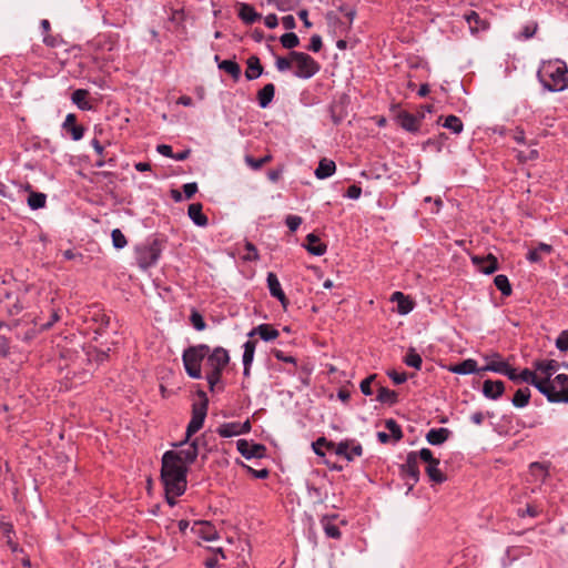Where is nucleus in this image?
I'll return each mask as SVG.
<instances>
[{"label":"nucleus","instance_id":"obj_1","mask_svg":"<svg viewBox=\"0 0 568 568\" xmlns=\"http://www.w3.org/2000/svg\"><path fill=\"white\" fill-rule=\"evenodd\" d=\"M183 365L187 375L194 379H201L202 362L205 361L206 381L211 392L221 383L224 368L230 363L229 352L217 346L213 349L206 344L187 347L182 355Z\"/></svg>","mask_w":568,"mask_h":568},{"label":"nucleus","instance_id":"obj_2","mask_svg":"<svg viewBox=\"0 0 568 568\" xmlns=\"http://www.w3.org/2000/svg\"><path fill=\"white\" fill-rule=\"evenodd\" d=\"M173 455L162 456L161 480L164 490L169 496H181L186 489L187 467L185 465H176L170 459Z\"/></svg>","mask_w":568,"mask_h":568},{"label":"nucleus","instance_id":"obj_3","mask_svg":"<svg viewBox=\"0 0 568 568\" xmlns=\"http://www.w3.org/2000/svg\"><path fill=\"white\" fill-rule=\"evenodd\" d=\"M537 77L548 91L558 92L568 88V68L562 61L544 62L537 72Z\"/></svg>","mask_w":568,"mask_h":568},{"label":"nucleus","instance_id":"obj_4","mask_svg":"<svg viewBox=\"0 0 568 568\" xmlns=\"http://www.w3.org/2000/svg\"><path fill=\"white\" fill-rule=\"evenodd\" d=\"M197 396L201 398V402L194 403L192 406V418L186 427L183 443H187L191 437L203 427L207 414L209 399L205 392L199 390Z\"/></svg>","mask_w":568,"mask_h":568},{"label":"nucleus","instance_id":"obj_5","mask_svg":"<svg viewBox=\"0 0 568 568\" xmlns=\"http://www.w3.org/2000/svg\"><path fill=\"white\" fill-rule=\"evenodd\" d=\"M290 57L296 65L294 74L297 78L310 79L321 69L320 63L305 52L292 51Z\"/></svg>","mask_w":568,"mask_h":568},{"label":"nucleus","instance_id":"obj_6","mask_svg":"<svg viewBox=\"0 0 568 568\" xmlns=\"http://www.w3.org/2000/svg\"><path fill=\"white\" fill-rule=\"evenodd\" d=\"M200 440L201 438H194L193 440H189L187 443H183V440L179 444V446L186 445L185 448H181L180 450H168L163 455H173V458L170 459L172 463L176 465H187L193 464L200 452Z\"/></svg>","mask_w":568,"mask_h":568},{"label":"nucleus","instance_id":"obj_7","mask_svg":"<svg viewBox=\"0 0 568 568\" xmlns=\"http://www.w3.org/2000/svg\"><path fill=\"white\" fill-rule=\"evenodd\" d=\"M161 250L154 241L150 245H144L136 248V261L141 268L146 270L154 265L160 257Z\"/></svg>","mask_w":568,"mask_h":568},{"label":"nucleus","instance_id":"obj_8","mask_svg":"<svg viewBox=\"0 0 568 568\" xmlns=\"http://www.w3.org/2000/svg\"><path fill=\"white\" fill-rule=\"evenodd\" d=\"M400 471L407 480H410V483H407L408 489L410 490L419 480V468L416 452L408 453L406 462L400 466Z\"/></svg>","mask_w":568,"mask_h":568},{"label":"nucleus","instance_id":"obj_9","mask_svg":"<svg viewBox=\"0 0 568 568\" xmlns=\"http://www.w3.org/2000/svg\"><path fill=\"white\" fill-rule=\"evenodd\" d=\"M336 455L344 457L348 462H353L355 457L363 455V447L354 439H346L337 444Z\"/></svg>","mask_w":568,"mask_h":568},{"label":"nucleus","instance_id":"obj_10","mask_svg":"<svg viewBox=\"0 0 568 568\" xmlns=\"http://www.w3.org/2000/svg\"><path fill=\"white\" fill-rule=\"evenodd\" d=\"M237 450L241 455L247 459L250 458H261L265 455L266 448L261 444H252L246 439H239L236 442Z\"/></svg>","mask_w":568,"mask_h":568},{"label":"nucleus","instance_id":"obj_11","mask_svg":"<svg viewBox=\"0 0 568 568\" xmlns=\"http://www.w3.org/2000/svg\"><path fill=\"white\" fill-rule=\"evenodd\" d=\"M267 287L270 290V294L278 300L283 307H286L288 304V300L282 290L281 283L275 273L270 272L266 277Z\"/></svg>","mask_w":568,"mask_h":568},{"label":"nucleus","instance_id":"obj_12","mask_svg":"<svg viewBox=\"0 0 568 568\" xmlns=\"http://www.w3.org/2000/svg\"><path fill=\"white\" fill-rule=\"evenodd\" d=\"M471 261L485 274H491L498 270V261L493 254L486 256L474 255Z\"/></svg>","mask_w":568,"mask_h":568},{"label":"nucleus","instance_id":"obj_13","mask_svg":"<svg viewBox=\"0 0 568 568\" xmlns=\"http://www.w3.org/2000/svg\"><path fill=\"white\" fill-rule=\"evenodd\" d=\"M62 129L69 132L74 141H79L83 138L84 128L77 124V116L73 113H69L62 123Z\"/></svg>","mask_w":568,"mask_h":568},{"label":"nucleus","instance_id":"obj_14","mask_svg":"<svg viewBox=\"0 0 568 568\" xmlns=\"http://www.w3.org/2000/svg\"><path fill=\"white\" fill-rule=\"evenodd\" d=\"M505 392L501 381L486 379L483 384V394L489 399H498Z\"/></svg>","mask_w":568,"mask_h":568},{"label":"nucleus","instance_id":"obj_15","mask_svg":"<svg viewBox=\"0 0 568 568\" xmlns=\"http://www.w3.org/2000/svg\"><path fill=\"white\" fill-rule=\"evenodd\" d=\"M397 122L406 131L416 132L419 128L420 119L407 111H400L397 114Z\"/></svg>","mask_w":568,"mask_h":568},{"label":"nucleus","instance_id":"obj_16","mask_svg":"<svg viewBox=\"0 0 568 568\" xmlns=\"http://www.w3.org/2000/svg\"><path fill=\"white\" fill-rule=\"evenodd\" d=\"M484 358L487 361V365L483 368H480V372H495L498 374H501L503 369L506 365H508L507 362L501 359V356L498 353H491L484 355Z\"/></svg>","mask_w":568,"mask_h":568},{"label":"nucleus","instance_id":"obj_17","mask_svg":"<svg viewBox=\"0 0 568 568\" xmlns=\"http://www.w3.org/2000/svg\"><path fill=\"white\" fill-rule=\"evenodd\" d=\"M192 531L207 541L215 540L217 538L215 528L206 521L194 523Z\"/></svg>","mask_w":568,"mask_h":568},{"label":"nucleus","instance_id":"obj_18","mask_svg":"<svg viewBox=\"0 0 568 568\" xmlns=\"http://www.w3.org/2000/svg\"><path fill=\"white\" fill-rule=\"evenodd\" d=\"M258 335L262 339L268 342L278 337L280 333L270 324H261L254 327L248 334V337Z\"/></svg>","mask_w":568,"mask_h":568},{"label":"nucleus","instance_id":"obj_19","mask_svg":"<svg viewBox=\"0 0 568 568\" xmlns=\"http://www.w3.org/2000/svg\"><path fill=\"white\" fill-rule=\"evenodd\" d=\"M449 372L452 373H455V374H462V375H467V374H473V373H479L480 369L477 367V362L473 358H468V359H465L460 363H457V364H454V365H450L448 367Z\"/></svg>","mask_w":568,"mask_h":568},{"label":"nucleus","instance_id":"obj_20","mask_svg":"<svg viewBox=\"0 0 568 568\" xmlns=\"http://www.w3.org/2000/svg\"><path fill=\"white\" fill-rule=\"evenodd\" d=\"M536 372H539L542 377L550 379L552 374L558 371L559 363L555 359L549 361H536L534 363Z\"/></svg>","mask_w":568,"mask_h":568},{"label":"nucleus","instance_id":"obj_21","mask_svg":"<svg viewBox=\"0 0 568 568\" xmlns=\"http://www.w3.org/2000/svg\"><path fill=\"white\" fill-rule=\"evenodd\" d=\"M450 435V430L448 428H432L426 434V440L430 445H442L445 443Z\"/></svg>","mask_w":568,"mask_h":568},{"label":"nucleus","instance_id":"obj_22","mask_svg":"<svg viewBox=\"0 0 568 568\" xmlns=\"http://www.w3.org/2000/svg\"><path fill=\"white\" fill-rule=\"evenodd\" d=\"M247 69L245 71V77L247 80H255L263 73V67L261 64L260 58L256 55H251L247 61Z\"/></svg>","mask_w":568,"mask_h":568},{"label":"nucleus","instance_id":"obj_23","mask_svg":"<svg viewBox=\"0 0 568 568\" xmlns=\"http://www.w3.org/2000/svg\"><path fill=\"white\" fill-rule=\"evenodd\" d=\"M275 94V85L273 83L265 84L257 92V102L258 105L263 109L267 108L270 103L273 101Z\"/></svg>","mask_w":568,"mask_h":568},{"label":"nucleus","instance_id":"obj_24","mask_svg":"<svg viewBox=\"0 0 568 568\" xmlns=\"http://www.w3.org/2000/svg\"><path fill=\"white\" fill-rule=\"evenodd\" d=\"M187 214L190 219L199 226H205L207 225V217L202 212V204L201 203H192L189 205Z\"/></svg>","mask_w":568,"mask_h":568},{"label":"nucleus","instance_id":"obj_25","mask_svg":"<svg viewBox=\"0 0 568 568\" xmlns=\"http://www.w3.org/2000/svg\"><path fill=\"white\" fill-rule=\"evenodd\" d=\"M336 164L334 161L328 159H322L315 170V176L320 180L329 178L335 173Z\"/></svg>","mask_w":568,"mask_h":568},{"label":"nucleus","instance_id":"obj_26","mask_svg":"<svg viewBox=\"0 0 568 568\" xmlns=\"http://www.w3.org/2000/svg\"><path fill=\"white\" fill-rule=\"evenodd\" d=\"M306 242L307 243L305 247L308 251V253L316 256H321L326 252V245L321 243L320 239L315 234H308L306 236Z\"/></svg>","mask_w":568,"mask_h":568},{"label":"nucleus","instance_id":"obj_27","mask_svg":"<svg viewBox=\"0 0 568 568\" xmlns=\"http://www.w3.org/2000/svg\"><path fill=\"white\" fill-rule=\"evenodd\" d=\"M239 16L245 23L248 24H252L261 19V14H258L254 8L247 3H240Z\"/></svg>","mask_w":568,"mask_h":568},{"label":"nucleus","instance_id":"obj_28","mask_svg":"<svg viewBox=\"0 0 568 568\" xmlns=\"http://www.w3.org/2000/svg\"><path fill=\"white\" fill-rule=\"evenodd\" d=\"M392 301L397 303V308L400 314H408L414 307L413 301L405 296L402 292H394L392 295Z\"/></svg>","mask_w":568,"mask_h":568},{"label":"nucleus","instance_id":"obj_29","mask_svg":"<svg viewBox=\"0 0 568 568\" xmlns=\"http://www.w3.org/2000/svg\"><path fill=\"white\" fill-rule=\"evenodd\" d=\"M552 251V247L548 244L540 243L535 248H531L528 254L527 258L532 263H538L542 261L545 255H549Z\"/></svg>","mask_w":568,"mask_h":568},{"label":"nucleus","instance_id":"obj_30","mask_svg":"<svg viewBox=\"0 0 568 568\" xmlns=\"http://www.w3.org/2000/svg\"><path fill=\"white\" fill-rule=\"evenodd\" d=\"M438 465L439 459L426 466V474L428 475L429 479L435 484H442L446 480V476L438 468Z\"/></svg>","mask_w":568,"mask_h":568},{"label":"nucleus","instance_id":"obj_31","mask_svg":"<svg viewBox=\"0 0 568 568\" xmlns=\"http://www.w3.org/2000/svg\"><path fill=\"white\" fill-rule=\"evenodd\" d=\"M89 91L84 89H77L72 93V102L77 104L81 110H91L92 105L87 101Z\"/></svg>","mask_w":568,"mask_h":568},{"label":"nucleus","instance_id":"obj_32","mask_svg":"<svg viewBox=\"0 0 568 568\" xmlns=\"http://www.w3.org/2000/svg\"><path fill=\"white\" fill-rule=\"evenodd\" d=\"M337 516L334 515L332 517L325 516L322 518L321 523L324 528L325 534L334 539H338L341 537L339 528L332 523V519L336 518Z\"/></svg>","mask_w":568,"mask_h":568},{"label":"nucleus","instance_id":"obj_33","mask_svg":"<svg viewBox=\"0 0 568 568\" xmlns=\"http://www.w3.org/2000/svg\"><path fill=\"white\" fill-rule=\"evenodd\" d=\"M530 399V390L528 387L519 388L513 399L511 403L515 407L523 408L529 404Z\"/></svg>","mask_w":568,"mask_h":568},{"label":"nucleus","instance_id":"obj_34","mask_svg":"<svg viewBox=\"0 0 568 568\" xmlns=\"http://www.w3.org/2000/svg\"><path fill=\"white\" fill-rule=\"evenodd\" d=\"M219 69L229 73L235 81L241 75V67L233 60H223L219 62Z\"/></svg>","mask_w":568,"mask_h":568},{"label":"nucleus","instance_id":"obj_35","mask_svg":"<svg viewBox=\"0 0 568 568\" xmlns=\"http://www.w3.org/2000/svg\"><path fill=\"white\" fill-rule=\"evenodd\" d=\"M216 432L221 437H233L241 435L240 423L222 424Z\"/></svg>","mask_w":568,"mask_h":568},{"label":"nucleus","instance_id":"obj_36","mask_svg":"<svg viewBox=\"0 0 568 568\" xmlns=\"http://www.w3.org/2000/svg\"><path fill=\"white\" fill-rule=\"evenodd\" d=\"M403 361L407 366L414 367L415 369L422 368L423 359L420 355L416 352V349L413 347L408 348Z\"/></svg>","mask_w":568,"mask_h":568},{"label":"nucleus","instance_id":"obj_37","mask_svg":"<svg viewBox=\"0 0 568 568\" xmlns=\"http://www.w3.org/2000/svg\"><path fill=\"white\" fill-rule=\"evenodd\" d=\"M256 341L255 339H248L247 342L244 343L243 347H244V353H243V365L244 366H251L252 365V362H253V358H254V353H255V348H256Z\"/></svg>","mask_w":568,"mask_h":568},{"label":"nucleus","instance_id":"obj_38","mask_svg":"<svg viewBox=\"0 0 568 568\" xmlns=\"http://www.w3.org/2000/svg\"><path fill=\"white\" fill-rule=\"evenodd\" d=\"M47 202V196L44 193L31 192L28 196V205L32 210H38L44 207Z\"/></svg>","mask_w":568,"mask_h":568},{"label":"nucleus","instance_id":"obj_39","mask_svg":"<svg viewBox=\"0 0 568 568\" xmlns=\"http://www.w3.org/2000/svg\"><path fill=\"white\" fill-rule=\"evenodd\" d=\"M377 400L381 403L393 405L397 402V394L386 387L378 388Z\"/></svg>","mask_w":568,"mask_h":568},{"label":"nucleus","instance_id":"obj_40","mask_svg":"<svg viewBox=\"0 0 568 568\" xmlns=\"http://www.w3.org/2000/svg\"><path fill=\"white\" fill-rule=\"evenodd\" d=\"M496 287L501 292L503 295L509 296L511 294V285L506 275L499 274L494 278Z\"/></svg>","mask_w":568,"mask_h":568},{"label":"nucleus","instance_id":"obj_41","mask_svg":"<svg viewBox=\"0 0 568 568\" xmlns=\"http://www.w3.org/2000/svg\"><path fill=\"white\" fill-rule=\"evenodd\" d=\"M547 399L551 403H560L564 402V393L561 390H556L555 385L550 382L547 385L546 390L542 393Z\"/></svg>","mask_w":568,"mask_h":568},{"label":"nucleus","instance_id":"obj_42","mask_svg":"<svg viewBox=\"0 0 568 568\" xmlns=\"http://www.w3.org/2000/svg\"><path fill=\"white\" fill-rule=\"evenodd\" d=\"M443 125L457 134L460 133L464 128L462 120L456 115H448Z\"/></svg>","mask_w":568,"mask_h":568},{"label":"nucleus","instance_id":"obj_43","mask_svg":"<svg viewBox=\"0 0 568 568\" xmlns=\"http://www.w3.org/2000/svg\"><path fill=\"white\" fill-rule=\"evenodd\" d=\"M385 427L390 432V436L394 438L395 442L402 439L403 432L395 419H386Z\"/></svg>","mask_w":568,"mask_h":568},{"label":"nucleus","instance_id":"obj_44","mask_svg":"<svg viewBox=\"0 0 568 568\" xmlns=\"http://www.w3.org/2000/svg\"><path fill=\"white\" fill-rule=\"evenodd\" d=\"M272 160L271 155H265L261 159H255L251 155L245 156V162L253 170H260L264 164L268 163Z\"/></svg>","mask_w":568,"mask_h":568},{"label":"nucleus","instance_id":"obj_45","mask_svg":"<svg viewBox=\"0 0 568 568\" xmlns=\"http://www.w3.org/2000/svg\"><path fill=\"white\" fill-rule=\"evenodd\" d=\"M280 40L282 45L286 49H293L300 43L298 37L293 32L283 34Z\"/></svg>","mask_w":568,"mask_h":568},{"label":"nucleus","instance_id":"obj_46","mask_svg":"<svg viewBox=\"0 0 568 568\" xmlns=\"http://www.w3.org/2000/svg\"><path fill=\"white\" fill-rule=\"evenodd\" d=\"M112 244L115 248H123L126 244V237L119 229H114L111 233Z\"/></svg>","mask_w":568,"mask_h":568},{"label":"nucleus","instance_id":"obj_47","mask_svg":"<svg viewBox=\"0 0 568 568\" xmlns=\"http://www.w3.org/2000/svg\"><path fill=\"white\" fill-rule=\"evenodd\" d=\"M190 321L197 331H203L206 327L203 316L197 312H192Z\"/></svg>","mask_w":568,"mask_h":568},{"label":"nucleus","instance_id":"obj_48","mask_svg":"<svg viewBox=\"0 0 568 568\" xmlns=\"http://www.w3.org/2000/svg\"><path fill=\"white\" fill-rule=\"evenodd\" d=\"M556 347L561 351H568V329L562 331L556 339Z\"/></svg>","mask_w":568,"mask_h":568},{"label":"nucleus","instance_id":"obj_49","mask_svg":"<svg viewBox=\"0 0 568 568\" xmlns=\"http://www.w3.org/2000/svg\"><path fill=\"white\" fill-rule=\"evenodd\" d=\"M420 458L423 462H425L427 465L435 463L438 458H435L432 450L428 448H422L417 453V459Z\"/></svg>","mask_w":568,"mask_h":568},{"label":"nucleus","instance_id":"obj_50","mask_svg":"<svg viewBox=\"0 0 568 568\" xmlns=\"http://www.w3.org/2000/svg\"><path fill=\"white\" fill-rule=\"evenodd\" d=\"M293 63L294 62L292 61L291 57H288V58L278 57L275 62L277 70L281 72H284V71L291 69Z\"/></svg>","mask_w":568,"mask_h":568},{"label":"nucleus","instance_id":"obj_51","mask_svg":"<svg viewBox=\"0 0 568 568\" xmlns=\"http://www.w3.org/2000/svg\"><path fill=\"white\" fill-rule=\"evenodd\" d=\"M286 225L292 231L295 232L298 226L302 224L303 220L301 216L297 215H287L286 216Z\"/></svg>","mask_w":568,"mask_h":568},{"label":"nucleus","instance_id":"obj_52","mask_svg":"<svg viewBox=\"0 0 568 568\" xmlns=\"http://www.w3.org/2000/svg\"><path fill=\"white\" fill-rule=\"evenodd\" d=\"M246 254L243 256L246 261H254L258 258V253L254 244L246 242L245 244Z\"/></svg>","mask_w":568,"mask_h":568},{"label":"nucleus","instance_id":"obj_53","mask_svg":"<svg viewBox=\"0 0 568 568\" xmlns=\"http://www.w3.org/2000/svg\"><path fill=\"white\" fill-rule=\"evenodd\" d=\"M376 378V375H371L368 377H366L365 379L362 381L361 383V390L364 395H372V382Z\"/></svg>","mask_w":568,"mask_h":568},{"label":"nucleus","instance_id":"obj_54","mask_svg":"<svg viewBox=\"0 0 568 568\" xmlns=\"http://www.w3.org/2000/svg\"><path fill=\"white\" fill-rule=\"evenodd\" d=\"M536 373L528 369V368H525L521 371V373H519L518 377H519V383L520 382H526V383H529V384H532V382L535 381L536 378Z\"/></svg>","mask_w":568,"mask_h":568},{"label":"nucleus","instance_id":"obj_55","mask_svg":"<svg viewBox=\"0 0 568 568\" xmlns=\"http://www.w3.org/2000/svg\"><path fill=\"white\" fill-rule=\"evenodd\" d=\"M501 375L507 376L510 381L515 383H519V377L516 368L511 367L509 364L505 366V368L501 372Z\"/></svg>","mask_w":568,"mask_h":568},{"label":"nucleus","instance_id":"obj_56","mask_svg":"<svg viewBox=\"0 0 568 568\" xmlns=\"http://www.w3.org/2000/svg\"><path fill=\"white\" fill-rule=\"evenodd\" d=\"M540 513V509H538L535 505H527L525 509H519L518 514L519 516H529V517H536Z\"/></svg>","mask_w":568,"mask_h":568},{"label":"nucleus","instance_id":"obj_57","mask_svg":"<svg viewBox=\"0 0 568 568\" xmlns=\"http://www.w3.org/2000/svg\"><path fill=\"white\" fill-rule=\"evenodd\" d=\"M323 47L322 38L318 34H314L311 38L308 50L318 52Z\"/></svg>","mask_w":568,"mask_h":568},{"label":"nucleus","instance_id":"obj_58","mask_svg":"<svg viewBox=\"0 0 568 568\" xmlns=\"http://www.w3.org/2000/svg\"><path fill=\"white\" fill-rule=\"evenodd\" d=\"M273 355L278 361H282V362H285V363H291V364H294V365L296 364V359L293 356L285 355L284 352L281 351V349H274L273 351Z\"/></svg>","mask_w":568,"mask_h":568},{"label":"nucleus","instance_id":"obj_59","mask_svg":"<svg viewBox=\"0 0 568 568\" xmlns=\"http://www.w3.org/2000/svg\"><path fill=\"white\" fill-rule=\"evenodd\" d=\"M550 382L551 379H547L545 377L539 378L538 376H536L531 385H534L542 394Z\"/></svg>","mask_w":568,"mask_h":568},{"label":"nucleus","instance_id":"obj_60","mask_svg":"<svg viewBox=\"0 0 568 568\" xmlns=\"http://www.w3.org/2000/svg\"><path fill=\"white\" fill-rule=\"evenodd\" d=\"M388 376L396 385H400L407 379V375L405 373H397L395 371L388 372Z\"/></svg>","mask_w":568,"mask_h":568},{"label":"nucleus","instance_id":"obj_61","mask_svg":"<svg viewBox=\"0 0 568 568\" xmlns=\"http://www.w3.org/2000/svg\"><path fill=\"white\" fill-rule=\"evenodd\" d=\"M361 194H362V189L359 186L353 184V185L348 186L345 195L349 199L356 200L361 196Z\"/></svg>","mask_w":568,"mask_h":568},{"label":"nucleus","instance_id":"obj_62","mask_svg":"<svg viewBox=\"0 0 568 568\" xmlns=\"http://www.w3.org/2000/svg\"><path fill=\"white\" fill-rule=\"evenodd\" d=\"M197 191V184L196 183H186L183 185V192L185 194V197L189 200L193 197V195Z\"/></svg>","mask_w":568,"mask_h":568},{"label":"nucleus","instance_id":"obj_63","mask_svg":"<svg viewBox=\"0 0 568 568\" xmlns=\"http://www.w3.org/2000/svg\"><path fill=\"white\" fill-rule=\"evenodd\" d=\"M536 31H537V24L530 23V24H527L524 27L521 34L525 39H529V38L534 37Z\"/></svg>","mask_w":568,"mask_h":568},{"label":"nucleus","instance_id":"obj_64","mask_svg":"<svg viewBox=\"0 0 568 568\" xmlns=\"http://www.w3.org/2000/svg\"><path fill=\"white\" fill-rule=\"evenodd\" d=\"M264 23L270 29H274L275 27H277L278 20H277L276 14L271 13V14L266 16L265 20H264Z\"/></svg>","mask_w":568,"mask_h":568}]
</instances>
